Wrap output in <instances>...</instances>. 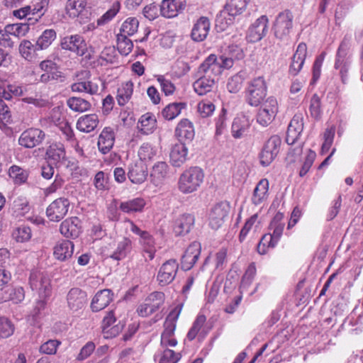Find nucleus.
Returning <instances> with one entry per match:
<instances>
[{
  "mask_svg": "<svg viewBox=\"0 0 363 363\" xmlns=\"http://www.w3.org/2000/svg\"><path fill=\"white\" fill-rule=\"evenodd\" d=\"M96 82L90 80V72L82 70L76 74L75 82L72 85V91H97Z\"/></svg>",
  "mask_w": 363,
  "mask_h": 363,
  "instance_id": "18",
  "label": "nucleus"
},
{
  "mask_svg": "<svg viewBox=\"0 0 363 363\" xmlns=\"http://www.w3.org/2000/svg\"><path fill=\"white\" fill-rule=\"evenodd\" d=\"M175 135L180 139L193 140L195 135L193 123L186 118L181 120L176 128Z\"/></svg>",
  "mask_w": 363,
  "mask_h": 363,
  "instance_id": "39",
  "label": "nucleus"
},
{
  "mask_svg": "<svg viewBox=\"0 0 363 363\" xmlns=\"http://www.w3.org/2000/svg\"><path fill=\"white\" fill-rule=\"evenodd\" d=\"M67 302L70 310L77 311L85 305L86 294L79 288H72L67 295Z\"/></svg>",
  "mask_w": 363,
  "mask_h": 363,
  "instance_id": "22",
  "label": "nucleus"
},
{
  "mask_svg": "<svg viewBox=\"0 0 363 363\" xmlns=\"http://www.w3.org/2000/svg\"><path fill=\"white\" fill-rule=\"evenodd\" d=\"M268 18L262 16L249 28L247 38L250 42L256 43L264 38L268 31Z\"/></svg>",
  "mask_w": 363,
  "mask_h": 363,
  "instance_id": "12",
  "label": "nucleus"
},
{
  "mask_svg": "<svg viewBox=\"0 0 363 363\" xmlns=\"http://www.w3.org/2000/svg\"><path fill=\"white\" fill-rule=\"evenodd\" d=\"M115 56L116 50L114 47H106L100 55L99 63L101 65L113 63L115 61Z\"/></svg>",
  "mask_w": 363,
  "mask_h": 363,
  "instance_id": "61",
  "label": "nucleus"
},
{
  "mask_svg": "<svg viewBox=\"0 0 363 363\" xmlns=\"http://www.w3.org/2000/svg\"><path fill=\"white\" fill-rule=\"evenodd\" d=\"M179 268L178 263L175 259H169L160 267L157 280L160 286H167L174 279Z\"/></svg>",
  "mask_w": 363,
  "mask_h": 363,
  "instance_id": "11",
  "label": "nucleus"
},
{
  "mask_svg": "<svg viewBox=\"0 0 363 363\" xmlns=\"http://www.w3.org/2000/svg\"><path fill=\"white\" fill-rule=\"evenodd\" d=\"M30 30L28 23H13L5 26V31L10 35L21 38L26 35Z\"/></svg>",
  "mask_w": 363,
  "mask_h": 363,
  "instance_id": "44",
  "label": "nucleus"
},
{
  "mask_svg": "<svg viewBox=\"0 0 363 363\" xmlns=\"http://www.w3.org/2000/svg\"><path fill=\"white\" fill-rule=\"evenodd\" d=\"M139 21L136 18H128L122 24L121 28V33L119 34H124L125 35H133L138 30Z\"/></svg>",
  "mask_w": 363,
  "mask_h": 363,
  "instance_id": "51",
  "label": "nucleus"
},
{
  "mask_svg": "<svg viewBox=\"0 0 363 363\" xmlns=\"http://www.w3.org/2000/svg\"><path fill=\"white\" fill-rule=\"evenodd\" d=\"M113 294L109 289L98 291L92 299L91 308L93 311L97 312L105 308L112 301Z\"/></svg>",
  "mask_w": 363,
  "mask_h": 363,
  "instance_id": "32",
  "label": "nucleus"
},
{
  "mask_svg": "<svg viewBox=\"0 0 363 363\" xmlns=\"http://www.w3.org/2000/svg\"><path fill=\"white\" fill-rule=\"evenodd\" d=\"M120 10V3L116 1L97 20V26H102L111 21Z\"/></svg>",
  "mask_w": 363,
  "mask_h": 363,
  "instance_id": "55",
  "label": "nucleus"
},
{
  "mask_svg": "<svg viewBox=\"0 0 363 363\" xmlns=\"http://www.w3.org/2000/svg\"><path fill=\"white\" fill-rule=\"evenodd\" d=\"M199 73L206 74L208 77H215L220 74V65L218 62V57L211 54L201 64L199 67Z\"/></svg>",
  "mask_w": 363,
  "mask_h": 363,
  "instance_id": "19",
  "label": "nucleus"
},
{
  "mask_svg": "<svg viewBox=\"0 0 363 363\" xmlns=\"http://www.w3.org/2000/svg\"><path fill=\"white\" fill-rule=\"evenodd\" d=\"M61 47L63 50H69L83 56L87 51V45L84 38L78 34L67 35L61 39Z\"/></svg>",
  "mask_w": 363,
  "mask_h": 363,
  "instance_id": "10",
  "label": "nucleus"
},
{
  "mask_svg": "<svg viewBox=\"0 0 363 363\" xmlns=\"http://www.w3.org/2000/svg\"><path fill=\"white\" fill-rule=\"evenodd\" d=\"M60 233L66 238H77L81 233L79 219L72 217L65 220L60 225Z\"/></svg>",
  "mask_w": 363,
  "mask_h": 363,
  "instance_id": "25",
  "label": "nucleus"
},
{
  "mask_svg": "<svg viewBox=\"0 0 363 363\" xmlns=\"http://www.w3.org/2000/svg\"><path fill=\"white\" fill-rule=\"evenodd\" d=\"M157 128V120L151 113H146L140 116L137 123V129L143 135L152 134Z\"/></svg>",
  "mask_w": 363,
  "mask_h": 363,
  "instance_id": "29",
  "label": "nucleus"
},
{
  "mask_svg": "<svg viewBox=\"0 0 363 363\" xmlns=\"http://www.w3.org/2000/svg\"><path fill=\"white\" fill-rule=\"evenodd\" d=\"M13 238L21 242H26L31 238V230L28 226L22 225L17 228L12 234Z\"/></svg>",
  "mask_w": 363,
  "mask_h": 363,
  "instance_id": "59",
  "label": "nucleus"
},
{
  "mask_svg": "<svg viewBox=\"0 0 363 363\" xmlns=\"http://www.w3.org/2000/svg\"><path fill=\"white\" fill-rule=\"evenodd\" d=\"M250 0H227L225 9L217 16L216 26L222 30L233 24L236 16L242 13Z\"/></svg>",
  "mask_w": 363,
  "mask_h": 363,
  "instance_id": "2",
  "label": "nucleus"
},
{
  "mask_svg": "<svg viewBox=\"0 0 363 363\" xmlns=\"http://www.w3.org/2000/svg\"><path fill=\"white\" fill-rule=\"evenodd\" d=\"M211 330V327L206 323V318L203 314H199L193 325L187 333V338L191 341L198 337L202 340Z\"/></svg>",
  "mask_w": 363,
  "mask_h": 363,
  "instance_id": "14",
  "label": "nucleus"
},
{
  "mask_svg": "<svg viewBox=\"0 0 363 363\" xmlns=\"http://www.w3.org/2000/svg\"><path fill=\"white\" fill-rule=\"evenodd\" d=\"M99 118L96 114H86L81 116L77 122V128L83 133H91L99 124Z\"/></svg>",
  "mask_w": 363,
  "mask_h": 363,
  "instance_id": "36",
  "label": "nucleus"
},
{
  "mask_svg": "<svg viewBox=\"0 0 363 363\" xmlns=\"http://www.w3.org/2000/svg\"><path fill=\"white\" fill-rule=\"evenodd\" d=\"M180 358L179 353H175L172 350L165 349L161 354L159 363H177Z\"/></svg>",
  "mask_w": 363,
  "mask_h": 363,
  "instance_id": "64",
  "label": "nucleus"
},
{
  "mask_svg": "<svg viewBox=\"0 0 363 363\" xmlns=\"http://www.w3.org/2000/svg\"><path fill=\"white\" fill-rule=\"evenodd\" d=\"M186 6V0H162L160 13L165 18H174Z\"/></svg>",
  "mask_w": 363,
  "mask_h": 363,
  "instance_id": "20",
  "label": "nucleus"
},
{
  "mask_svg": "<svg viewBox=\"0 0 363 363\" xmlns=\"http://www.w3.org/2000/svg\"><path fill=\"white\" fill-rule=\"evenodd\" d=\"M303 130V113H296L291 119L287 130L286 142L289 145H294L299 138Z\"/></svg>",
  "mask_w": 363,
  "mask_h": 363,
  "instance_id": "15",
  "label": "nucleus"
},
{
  "mask_svg": "<svg viewBox=\"0 0 363 363\" xmlns=\"http://www.w3.org/2000/svg\"><path fill=\"white\" fill-rule=\"evenodd\" d=\"M13 331L14 327L11 322L7 318L0 317V337H8Z\"/></svg>",
  "mask_w": 363,
  "mask_h": 363,
  "instance_id": "63",
  "label": "nucleus"
},
{
  "mask_svg": "<svg viewBox=\"0 0 363 363\" xmlns=\"http://www.w3.org/2000/svg\"><path fill=\"white\" fill-rule=\"evenodd\" d=\"M74 245L72 242L62 240L56 243L53 249L54 257L60 261L71 258L74 253Z\"/></svg>",
  "mask_w": 363,
  "mask_h": 363,
  "instance_id": "26",
  "label": "nucleus"
},
{
  "mask_svg": "<svg viewBox=\"0 0 363 363\" xmlns=\"http://www.w3.org/2000/svg\"><path fill=\"white\" fill-rule=\"evenodd\" d=\"M46 155L50 162L55 164L62 162L66 159L65 147L61 143H53L47 150Z\"/></svg>",
  "mask_w": 363,
  "mask_h": 363,
  "instance_id": "37",
  "label": "nucleus"
},
{
  "mask_svg": "<svg viewBox=\"0 0 363 363\" xmlns=\"http://www.w3.org/2000/svg\"><path fill=\"white\" fill-rule=\"evenodd\" d=\"M230 206L226 201H221L213 206L208 213V223L211 228L217 230L222 226L228 217Z\"/></svg>",
  "mask_w": 363,
  "mask_h": 363,
  "instance_id": "6",
  "label": "nucleus"
},
{
  "mask_svg": "<svg viewBox=\"0 0 363 363\" xmlns=\"http://www.w3.org/2000/svg\"><path fill=\"white\" fill-rule=\"evenodd\" d=\"M250 125V121L244 115L237 116L232 124L231 133L235 138H242Z\"/></svg>",
  "mask_w": 363,
  "mask_h": 363,
  "instance_id": "40",
  "label": "nucleus"
},
{
  "mask_svg": "<svg viewBox=\"0 0 363 363\" xmlns=\"http://www.w3.org/2000/svg\"><path fill=\"white\" fill-rule=\"evenodd\" d=\"M269 196V182L267 179H261L256 185L252 196L255 205H260L267 201Z\"/></svg>",
  "mask_w": 363,
  "mask_h": 363,
  "instance_id": "34",
  "label": "nucleus"
},
{
  "mask_svg": "<svg viewBox=\"0 0 363 363\" xmlns=\"http://www.w3.org/2000/svg\"><path fill=\"white\" fill-rule=\"evenodd\" d=\"M116 319L113 311H110L104 318L101 324L102 333L104 337L106 339L112 338L118 335L123 330V325L121 324H117L111 326L112 324L115 323Z\"/></svg>",
  "mask_w": 363,
  "mask_h": 363,
  "instance_id": "17",
  "label": "nucleus"
},
{
  "mask_svg": "<svg viewBox=\"0 0 363 363\" xmlns=\"http://www.w3.org/2000/svg\"><path fill=\"white\" fill-rule=\"evenodd\" d=\"M349 43L343 40L337 50L335 68L339 69L342 83L345 84L347 81V72L350 65V58L348 55Z\"/></svg>",
  "mask_w": 363,
  "mask_h": 363,
  "instance_id": "7",
  "label": "nucleus"
},
{
  "mask_svg": "<svg viewBox=\"0 0 363 363\" xmlns=\"http://www.w3.org/2000/svg\"><path fill=\"white\" fill-rule=\"evenodd\" d=\"M307 55V46L305 43H299L294 54L289 66V74L297 75L301 70Z\"/></svg>",
  "mask_w": 363,
  "mask_h": 363,
  "instance_id": "16",
  "label": "nucleus"
},
{
  "mask_svg": "<svg viewBox=\"0 0 363 363\" xmlns=\"http://www.w3.org/2000/svg\"><path fill=\"white\" fill-rule=\"evenodd\" d=\"M157 154V148L149 143H145L140 147L138 155L141 161H152Z\"/></svg>",
  "mask_w": 363,
  "mask_h": 363,
  "instance_id": "42",
  "label": "nucleus"
},
{
  "mask_svg": "<svg viewBox=\"0 0 363 363\" xmlns=\"http://www.w3.org/2000/svg\"><path fill=\"white\" fill-rule=\"evenodd\" d=\"M277 243L271 236V233L265 234L257 245V252L260 255H265L269 249L274 248Z\"/></svg>",
  "mask_w": 363,
  "mask_h": 363,
  "instance_id": "49",
  "label": "nucleus"
},
{
  "mask_svg": "<svg viewBox=\"0 0 363 363\" xmlns=\"http://www.w3.org/2000/svg\"><path fill=\"white\" fill-rule=\"evenodd\" d=\"M45 133L38 128H30L23 131L19 139L20 145L26 148H33L38 145L44 139Z\"/></svg>",
  "mask_w": 363,
  "mask_h": 363,
  "instance_id": "13",
  "label": "nucleus"
},
{
  "mask_svg": "<svg viewBox=\"0 0 363 363\" xmlns=\"http://www.w3.org/2000/svg\"><path fill=\"white\" fill-rule=\"evenodd\" d=\"M12 208L17 217L24 216L30 212V206L26 198L18 197L13 201Z\"/></svg>",
  "mask_w": 363,
  "mask_h": 363,
  "instance_id": "45",
  "label": "nucleus"
},
{
  "mask_svg": "<svg viewBox=\"0 0 363 363\" xmlns=\"http://www.w3.org/2000/svg\"><path fill=\"white\" fill-rule=\"evenodd\" d=\"M68 106L74 111L84 112L90 107V104L79 97H72L67 101Z\"/></svg>",
  "mask_w": 363,
  "mask_h": 363,
  "instance_id": "54",
  "label": "nucleus"
},
{
  "mask_svg": "<svg viewBox=\"0 0 363 363\" xmlns=\"http://www.w3.org/2000/svg\"><path fill=\"white\" fill-rule=\"evenodd\" d=\"M39 50L35 45L30 40H23L19 45V52L21 56L27 60H32L36 51Z\"/></svg>",
  "mask_w": 363,
  "mask_h": 363,
  "instance_id": "48",
  "label": "nucleus"
},
{
  "mask_svg": "<svg viewBox=\"0 0 363 363\" xmlns=\"http://www.w3.org/2000/svg\"><path fill=\"white\" fill-rule=\"evenodd\" d=\"M281 218V215H277L270 224V228L272 230L271 236L277 242H279L284 228V223L279 221Z\"/></svg>",
  "mask_w": 363,
  "mask_h": 363,
  "instance_id": "52",
  "label": "nucleus"
},
{
  "mask_svg": "<svg viewBox=\"0 0 363 363\" xmlns=\"http://www.w3.org/2000/svg\"><path fill=\"white\" fill-rule=\"evenodd\" d=\"M146 204L145 199L137 197L121 202L119 209L127 214L141 213L143 211Z\"/></svg>",
  "mask_w": 363,
  "mask_h": 363,
  "instance_id": "30",
  "label": "nucleus"
},
{
  "mask_svg": "<svg viewBox=\"0 0 363 363\" xmlns=\"http://www.w3.org/2000/svg\"><path fill=\"white\" fill-rule=\"evenodd\" d=\"M188 148L185 144L177 143L172 145L169 154L170 162L174 167H181L186 160Z\"/></svg>",
  "mask_w": 363,
  "mask_h": 363,
  "instance_id": "27",
  "label": "nucleus"
},
{
  "mask_svg": "<svg viewBox=\"0 0 363 363\" xmlns=\"http://www.w3.org/2000/svg\"><path fill=\"white\" fill-rule=\"evenodd\" d=\"M194 224V217L189 213L180 216L174 222V232L177 235L187 234Z\"/></svg>",
  "mask_w": 363,
  "mask_h": 363,
  "instance_id": "31",
  "label": "nucleus"
},
{
  "mask_svg": "<svg viewBox=\"0 0 363 363\" xmlns=\"http://www.w3.org/2000/svg\"><path fill=\"white\" fill-rule=\"evenodd\" d=\"M66 120L62 109L60 107H55L53 108L48 115L44 118L41 123L44 124L45 123L48 122L50 123H52L56 126H58L61 124V122L65 121Z\"/></svg>",
  "mask_w": 363,
  "mask_h": 363,
  "instance_id": "47",
  "label": "nucleus"
},
{
  "mask_svg": "<svg viewBox=\"0 0 363 363\" xmlns=\"http://www.w3.org/2000/svg\"><path fill=\"white\" fill-rule=\"evenodd\" d=\"M185 107L186 104L183 102L169 104L163 109L162 116L167 120H172L178 116Z\"/></svg>",
  "mask_w": 363,
  "mask_h": 363,
  "instance_id": "46",
  "label": "nucleus"
},
{
  "mask_svg": "<svg viewBox=\"0 0 363 363\" xmlns=\"http://www.w3.org/2000/svg\"><path fill=\"white\" fill-rule=\"evenodd\" d=\"M211 23L208 18L201 17L194 23L191 35L193 40L201 42L204 40L209 32Z\"/></svg>",
  "mask_w": 363,
  "mask_h": 363,
  "instance_id": "23",
  "label": "nucleus"
},
{
  "mask_svg": "<svg viewBox=\"0 0 363 363\" xmlns=\"http://www.w3.org/2000/svg\"><path fill=\"white\" fill-rule=\"evenodd\" d=\"M56 32L53 29L45 30L36 41V46L38 50L47 49L55 40Z\"/></svg>",
  "mask_w": 363,
  "mask_h": 363,
  "instance_id": "43",
  "label": "nucleus"
},
{
  "mask_svg": "<svg viewBox=\"0 0 363 363\" xmlns=\"http://www.w3.org/2000/svg\"><path fill=\"white\" fill-rule=\"evenodd\" d=\"M132 248V241L130 239L123 237L117 241L116 248L111 257L116 260H122L131 252Z\"/></svg>",
  "mask_w": 363,
  "mask_h": 363,
  "instance_id": "35",
  "label": "nucleus"
},
{
  "mask_svg": "<svg viewBox=\"0 0 363 363\" xmlns=\"http://www.w3.org/2000/svg\"><path fill=\"white\" fill-rule=\"evenodd\" d=\"M31 289L35 291L39 298H49L52 294L51 280L44 271L33 270L29 277Z\"/></svg>",
  "mask_w": 363,
  "mask_h": 363,
  "instance_id": "3",
  "label": "nucleus"
},
{
  "mask_svg": "<svg viewBox=\"0 0 363 363\" xmlns=\"http://www.w3.org/2000/svg\"><path fill=\"white\" fill-rule=\"evenodd\" d=\"M205 177L203 170L197 166L186 169L178 180L179 190L185 194L196 191L202 185Z\"/></svg>",
  "mask_w": 363,
  "mask_h": 363,
  "instance_id": "1",
  "label": "nucleus"
},
{
  "mask_svg": "<svg viewBox=\"0 0 363 363\" xmlns=\"http://www.w3.org/2000/svg\"><path fill=\"white\" fill-rule=\"evenodd\" d=\"M181 308H174L167 315L164 323V331L161 335L160 345L162 347H174L177 341L174 337V330L177 321L179 316Z\"/></svg>",
  "mask_w": 363,
  "mask_h": 363,
  "instance_id": "4",
  "label": "nucleus"
},
{
  "mask_svg": "<svg viewBox=\"0 0 363 363\" xmlns=\"http://www.w3.org/2000/svg\"><path fill=\"white\" fill-rule=\"evenodd\" d=\"M256 272L257 270L255 263H251L242 277L240 286L241 289H247L252 284L256 275Z\"/></svg>",
  "mask_w": 363,
  "mask_h": 363,
  "instance_id": "62",
  "label": "nucleus"
},
{
  "mask_svg": "<svg viewBox=\"0 0 363 363\" xmlns=\"http://www.w3.org/2000/svg\"><path fill=\"white\" fill-rule=\"evenodd\" d=\"M11 121V114L4 99L0 97V129L5 130Z\"/></svg>",
  "mask_w": 363,
  "mask_h": 363,
  "instance_id": "57",
  "label": "nucleus"
},
{
  "mask_svg": "<svg viewBox=\"0 0 363 363\" xmlns=\"http://www.w3.org/2000/svg\"><path fill=\"white\" fill-rule=\"evenodd\" d=\"M9 177L13 179L14 182L18 184L24 183L28 178L27 172L16 165L9 168Z\"/></svg>",
  "mask_w": 363,
  "mask_h": 363,
  "instance_id": "53",
  "label": "nucleus"
},
{
  "mask_svg": "<svg viewBox=\"0 0 363 363\" xmlns=\"http://www.w3.org/2000/svg\"><path fill=\"white\" fill-rule=\"evenodd\" d=\"M69 206L70 203L67 199H57L47 208L46 215L50 220L58 222L67 214Z\"/></svg>",
  "mask_w": 363,
  "mask_h": 363,
  "instance_id": "9",
  "label": "nucleus"
},
{
  "mask_svg": "<svg viewBox=\"0 0 363 363\" xmlns=\"http://www.w3.org/2000/svg\"><path fill=\"white\" fill-rule=\"evenodd\" d=\"M215 79L211 77H208L203 74L199 77L193 84L194 91L199 89H206L207 88H212L215 84Z\"/></svg>",
  "mask_w": 363,
  "mask_h": 363,
  "instance_id": "60",
  "label": "nucleus"
},
{
  "mask_svg": "<svg viewBox=\"0 0 363 363\" xmlns=\"http://www.w3.org/2000/svg\"><path fill=\"white\" fill-rule=\"evenodd\" d=\"M117 48L121 55H127L131 52L133 43L124 34H118L117 35Z\"/></svg>",
  "mask_w": 363,
  "mask_h": 363,
  "instance_id": "50",
  "label": "nucleus"
},
{
  "mask_svg": "<svg viewBox=\"0 0 363 363\" xmlns=\"http://www.w3.org/2000/svg\"><path fill=\"white\" fill-rule=\"evenodd\" d=\"M147 176V167L141 163H136L132 165L128 173V177L130 182L136 184L143 183Z\"/></svg>",
  "mask_w": 363,
  "mask_h": 363,
  "instance_id": "38",
  "label": "nucleus"
},
{
  "mask_svg": "<svg viewBox=\"0 0 363 363\" xmlns=\"http://www.w3.org/2000/svg\"><path fill=\"white\" fill-rule=\"evenodd\" d=\"M277 113L274 112V111L259 109L257 117V121L264 127L267 126L273 121Z\"/></svg>",
  "mask_w": 363,
  "mask_h": 363,
  "instance_id": "56",
  "label": "nucleus"
},
{
  "mask_svg": "<svg viewBox=\"0 0 363 363\" xmlns=\"http://www.w3.org/2000/svg\"><path fill=\"white\" fill-rule=\"evenodd\" d=\"M168 173V164L165 162H158L152 167L150 177L156 185H159L167 178Z\"/></svg>",
  "mask_w": 363,
  "mask_h": 363,
  "instance_id": "41",
  "label": "nucleus"
},
{
  "mask_svg": "<svg viewBox=\"0 0 363 363\" xmlns=\"http://www.w3.org/2000/svg\"><path fill=\"white\" fill-rule=\"evenodd\" d=\"M88 0H67L65 5L67 15L71 18H77L80 23L91 19V11L87 6Z\"/></svg>",
  "mask_w": 363,
  "mask_h": 363,
  "instance_id": "5",
  "label": "nucleus"
},
{
  "mask_svg": "<svg viewBox=\"0 0 363 363\" xmlns=\"http://www.w3.org/2000/svg\"><path fill=\"white\" fill-rule=\"evenodd\" d=\"M115 142V133L113 130L110 127H106L100 133L98 139L99 150L106 154L113 148Z\"/></svg>",
  "mask_w": 363,
  "mask_h": 363,
  "instance_id": "24",
  "label": "nucleus"
},
{
  "mask_svg": "<svg viewBox=\"0 0 363 363\" xmlns=\"http://www.w3.org/2000/svg\"><path fill=\"white\" fill-rule=\"evenodd\" d=\"M260 227L261 220L259 218L258 214L255 213L246 220L244 226L240 232L239 240L243 242L250 233L255 234L259 231Z\"/></svg>",
  "mask_w": 363,
  "mask_h": 363,
  "instance_id": "33",
  "label": "nucleus"
},
{
  "mask_svg": "<svg viewBox=\"0 0 363 363\" xmlns=\"http://www.w3.org/2000/svg\"><path fill=\"white\" fill-rule=\"evenodd\" d=\"M9 294L11 298L9 301L13 303H18L23 301L25 298V291L22 286H12L9 287Z\"/></svg>",
  "mask_w": 363,
  "mask_h": 363,
  "instance_id": "58",
  "label": "nucleus"
},
{
  "mask_svg": "<svg viewBox=\"0 0 363 363\" xmlns=\"http://www.w3.org/2000/svg\"><path fill=\"white\" fill-rule=\"evenodd\" d=\"M201 245L194 242L186 248L182 258V267L184 270H189L193 267L199 259L201 253Z\"/></svg>",
  "mask_w": 363,
  "mask_h": 363,
  "instance_id": "21",
  "label": "nucleus"
},
{
  "mask_svg": "<svg viewBox=\"0 0 363 363\" xmlns=\"http://www.w3.org/2000/svg\"><path fill=\"white\" fill-rule=\"evenodd\" d=\"M293 16L289 11L279 13L274 23V35L279 39L286 38L291 31L293 26Z\"/></svg>",
  "mask_w": 363,
  "mask_h": 363,
  "instance_id": "8",
  "label": "nucleus"
},
{
  "mask_svg": "<svg viewBox=\"0 0 363 363\" xmlns=\"http://www.w3.org/2000/svg\"><path fill=\"white\" fill-rule=\"evenodd\" d=\"M40 67L45 72L40 77V80L43 82L57 80L62 77V72L58 69L57 65L52 60H47L41 62Z\"/></svg>",
  "mask_w": 363,
  "mask_h": 363,
  "instance_id": "28",
  "label": "nucleus"
}]
</instances>
